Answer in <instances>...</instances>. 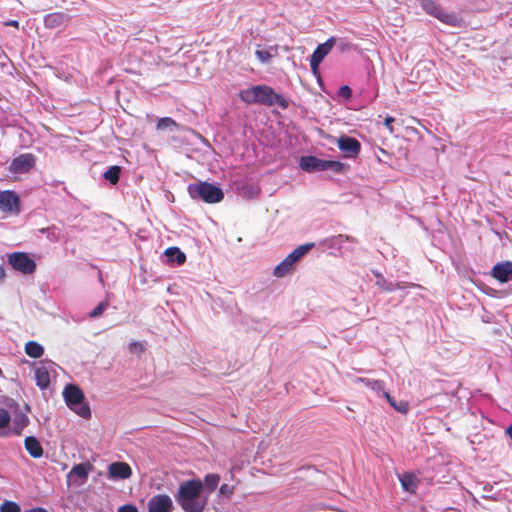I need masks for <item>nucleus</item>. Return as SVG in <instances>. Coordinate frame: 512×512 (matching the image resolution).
I'll return each mask as SVG.
<instances>
[{
  "label": "nucleus",
  "instance_id": "nucleus-1",
  "mask_svg": "<svg viewBox=\"0 0 512 512\" xmlns=\"http://www.w3.org/2000/svg\"><path fill=\"white\" fill-rule=\"evenodd\" d=\"M203 483L198 479H190L180 483L175 500L184 512H203L207 498L201 495Z\"/></svg>",
  "mask_w": 512,
  "mask_h": 512
},
{
  "label": "nucleus",
  "instance_id": "nucleus-2",
  "mask_svg": "<svg viewBox=\"0 0 512 512\" xmlns=\"http://www.w3.org/2000/svg\"><path fill=\"white\" fill-rule=\"evenodd\" d=\"M239 98L246 104L278 105L282 109H287L289 106V102L282 95L276 93L273 88L267 85H256L241 90Z\"/></svg>",
  "mask_w": 512,
  "mask_h": 512
},
{
  "label": "nucleus",
  "instance_id": "nucleus-3",
  "mask_svg": "<svg viewBox=\"0 0 512 512\" xmlns=\"http://www.w3.org/2000/svg\"><path fill=\"white\" fill-rule=\"evenodd\" d=\"M63 397L66 405L77 415L84 419L91 418L90 407L87 403L84 402V393L77 385L68 384L64 388Z\"/></svg>",
  "mask_w": 512,
  "mask_h": 512
},
{
  "label": "nucleus",
  "instance_id": "nucleus-4",
  "mask_svg": "<svg viewBox=\"0 0 512 512\" xmlns=\"http://www.w3.org/2000/svg\"><path fill=\"white\" fill-rule=\"evenodd\" d=\"M188 191L193 199H201L209 204L219 203L224 198L222 189L208 182L190 184Z\"/></svg>",
  "mask_w": 512,
  "mask_h": 512
},
{
  "label": "nucleus",
  "instance_id": "nucleus-5",
  "mask_svg": "<svg viewBox=\"0 0 512 512\" xmlns=\"http://www.w3.org/2000/svg\"><path fill=\"white\" fill-rule=\"evenodd\" d=\"M314 246V243H305L295 248L289 253L275 268L273 275L277 278H283L294 270L295 263L308 253Z\"/></svg>",
  "mask_w": 512,
  "mask_h": 512
},
{
  "label": "nucleus",
  "instance_id": "nucleus-6",
  "mask_svg": "<svg viewBox=\"0 0 512 512\" xmlns=\"http://www.w3.org/2000/svg\"><path fill=\"white\" fill-rule=\"evenodd\" d=\"M300 168L307 172L332 170L342 172L344 164L340 161L322 160L315 156H303L300 159Z\"/></svg>",
  "mask_w": 512,
  "mask_h": 512
},
{
  "label": "nucleus",
  "instance_id": "nucleus-7",
  "mask_svg": "<svg viewBox=\"0 0 512 512\" xmlns=\"http://www.w3.org/2000/svg\"><path fill=\"white\" fill-rule=\"evenodd\" d=\"M8 263L22 274H32L36 270V262L25 252H13L8 255Z\"/></svg>",
  "mask_w": 512,
  "mask_h": 512
},
{
  "label": "nucleus",
  "instance_id": "nucleus-8",
  "mask_svg": "<svg viewBox=\"0 0 512 512\" xmlns=\"http://www.w3.org/2000/svg\"><path fill=\"white\" fill-rule=\"evenodd\" d=\"M337 40L330 37L326 42L319 44L310 57V67L314 73L318 71L320 63L330 53Z\"/></svg>",
  "mask_w": 512,
  "mask_h": 512
},
{
  "label": "nucleus",
  "instance_id": "nucleus-9",
  "mask_svg": "<svg viewBox=\"0 0 512 512\" xmlns=\"http://www.w3.org/2000/svg\"><path fill=\"white\" fill-rule=\"evenodd\" d=\"M35 165V157L30 153L21 154L10 163L9 170L14 174L28 173Z\"/></svg>",
  "mask_w": 512,
  "mask_h": 512
},
{
  "label": "nucleus",
  "instance_id": "nucleus-10",
  "mask_svg": "<svg viewBox=\"0 0 512 512\" xmlns=\"http://www.w3.org/2000/svg\"><path fill=\"white\" fill-rule=\"evenodd\" d=\"M0 210L3 212L19 213V196L14 191L10 190L0 192Z\"/></svg>",
  "mask_w": 512,
  "mask_h": 512
},
{
  "label": "nucleus",
  "instance_id": "nucleus-11",
  "mask_svg": "<svg viewBox=\"0 0 512 512\" xmlns=\"http://www.w3.org/2000/svg\"><path fill=\"white\" fill-rule=\"evenodd\" d=\"M148 512H171L173 502L166 494H157L151 497L147 503Z\"/></svg>",
  "mask_w": 512,
  "mask_h": 512
},
{
  "label": "nucleus",
  "instance_id": "nucleus-12",
  "mask_svg": "<svg viewBox=\"0 0 512 512\" xmlns=\"http://www.w3.org/2000/svg\"><path fill=\"white\" fill-rule=\"evenodd\" d=\"M490 274L500 283L512 281V261H503L495 264Z\"/></svg>",
  "mask_w": 512,
  "mask_h": 512
},
{
  "label": "nucleus",
  "instance_id": "nucleus-13",
  "mask_svg": "<svg viewBox=\"0 0 512 512\" xmlns=\"http://www.w3.org/2000/svg\"><path fill=\"white\" fill-rule=\"evenodd\" d=\"M338 147L344 152L346 157L354 158L357 157L361 150L360 142L353 137L341 136L338 139Z\"/></svg>",
  "mask_w": 512,
  "mask_h": 512
},
{
  "label": "nucleus",
  "instance_id": "nucleus-14",
  "mask_svg": "<svg viewBox=\"0 0 512 512\" xmlns=\"http://www.w3.org/2000/svg\"><path fill=\"white\" fill-rule=\"evenodd\" d=\"M107 476L109 479H128L132 476V469L126 462H113L108 467Z\"/></svg>",
  "mask_w": 512,
  "mask_h": 512
},
{
  "label": "nucleus",
  "instance_id": "nucleus-15",
  "mask_svg": "<svg viewBox=\"0 0 512 512\" xmlns=\"http://www.w3.org/2000/svg\"><path fill=\"white\" fill-rule=\"evenodd\" d=\"M24 446L29 455L33 458H40L43 455V448L34 436H28L24 440Z\"/></svg>",
  "mask_w": 512,
  "mask_h": 512
},
{
  "label": "nucleus",
  "instance_id": "nucleus-16",
  "mask_svg": "<svg viewBox=\"0 0 512 512\" xmlns=\"http://www.w3.org/2000/svg\"><path fill=\"white\" fill-rule=\"evenodd\" d=\"M421 7L429 14L438 18L442 22L446 23L448 20V14L441 11V9L432 0H421Z\"/></svg>",
  "mask_w": 512,
  "mask_h": 512
},
{
  "label": "nucleus",
  "instance_id": "nucleus-17",
  "mask_svg": "<svg viewBox=\"0 0 512 512\" xmlns=\"http://www.w3.org/2000/svg\"><path fill=\"white\" fill-rule=\"evenodd\" d=\"M34 375H35L36 385L40 389L44 390L49 387L50 374H49L48 369L44 365L38 366L34 371Z\"/></svg>",
  "mask_w": 512,
  "mask_h": 512
},
{
  "label": "nucleus",
  "instance_id": "nucleus-18",
  "mask_svg": "<svg viewBox=\"0 0 512 512\" xmlns=\"http://www.w3.org/2000/svg\"><path fill=\"white\" fill-rule=\"evenodd\" d=\"M93 469L92 464L89 462L86 463H80L77 465H74L70 472L68 473L67 477L68 479L72 478L73 476H77L83 481H86L89 475V472Z\"/></svg>",
  "mask_w": 512,
  "mask_h": 512
},
{
  "label": "nucleus",
  "instance_id": "nucleus-19",
  "mask_svg": "<svg viewBox=\"0 0 512 512\" xmlns=\"http://www.w3.org/2000/svg\"><path fill=\"white\" fill-rule=\"evenodd\" d=\"M400 482L403 489L409 493H415L418 487V479L414 474L405 473L400 476Z\"/></svg>",
  "mask_w": 512,
  "mask_h": 512
},
{
  "label": "nucleus",
  "instance_id": "nucleus-20",
  "mask_svg": "<svg viewBox=\"0 0 512 512\" xmlns=\"http://www.w3.org/2000/svg\"><path fill=\"white\" fill-rule=\"evenodd\" d=\"M29 419L26 415H17L12 422V426L9 428L11 435L19 436L22 434L23 429L28 425Z\"/></svg>",
  "mask_w": 512,
  "mask_h": 512
},
{
  "label": "nucleus",
  "instance_id": "nucleus-21",
  "mask_svg": "<svg viewBox=\"0 0 512 512\" xmlns=\"http://www.w3.org/2000/svg\"><path fill=\"white\" fill-rule=\"evenodd\" d=\"M10 421L11 417L9 412L4 408H0V437L11 436V432L9 430Z\"/></svg>",
  "mask_w": 512,
  "mask_h": 512
},
{
  "label": "nucleus",
  "instance_id": "nucleus-22",
  "mask_svg": "<svg viewBox=\"0 0 512 512\" xmlns=\"http://www.w3.org/2000/svg\"><path fill=\"white\" fill-rule=\"evenodd\" d=\"M25 353L32 358H40L44 353V348L36 341H28L25 344Z\"/></svg>",
  "mask_w": 512,
  "mask_h": 512
},
{
  "label": "nucleus",
  "instance_id": "nucleus-23",
  "mask_svg": "<svg viewBox=\"0 0 512 512\" xmlns=\"http://www.w3.org/2000/svg\"><path fill=\"white\" fill-rule=\"evenodd\" d=\"M165 255L171 262H176L181 265L185 262L186 256L185 254L177 247H170L166 249Z\"/></svg>",
  "mask_w": 512,
  "mask_h": 512
},
{
  "label": "nucleus",
  "instance_id": "nucleus-24",
  "mask_svg": "<svg viewBox=\"0 0 512 512\" xmlns=\"http://www.w3.org/2000/svg\"><path fill=\"white\" fill-rule=\"evenodd\" d=\"M67 20V16L64 13H51L45 17V24L47 27H57L63 24Z\"/></svg>",
  "mask_w": 512,
  "mask_h": 512
},
{
  "label": "nucleus",
  "instance_id": "nucleus-25",
  "mask_svg": "<svg viewBox=\"0 0 512 512\" xmlns=\"http://www.w3.org/2000/svg\"><path fill=\"white\" fill-rule=\"evenodd\" d=\"M219 482H220V475L211 473V474H207L204 477V482H202V483H203V486L205 485L207 490L210 493H212L217 488Z\"/></svg>",
  "mask_w": 512,
  "mask_h": 512
},
{
  "label": "nucleus",
  "instance_id": "nucleus-26",
  "mask_svg": "<svg viewBox=\"0 0 512 512\" xmlns=\"http://www.w3.org/2000/svg\"><path fill=\"white\" fill-rule=\"evenodd\" d=\"M121 173V167L114 165L111 166L105 173L104 178L109 181L111 184L115 185L119 182Z\"/></svg>",
  "mask_w": 512,
  "mask_h": 512
},
{
  "label": "nucleus",
  "instance_id": "nucleus-27",
  "mask_svg": "<svg viewBox=\"0 0 512 512\" xmlns=\"http://www.w3.org/2000/svg\"><path fill=\"white\" fill-rule=\"evenodd\" d=\"M177 127H178V123L170 117L160 118L156 125V128L158 130H165L168 128L171 129V128H177Z\"/></svg>",
  "mask_w": 512,
  "mask_h": 512
},
{
  "label": "nucleus",
  "instance_id": "nucleus-28",
  "mask_svg": "<svg viewBox=\"0 0 512 512\" xmlns=\"http://www.w3.org/2000/svg\"><path fill=\"white\" fill-rule=\"evenodd\" d=\"M385 398L388 400L389 404L397 411L401 413H406L409 409L408 404L406 402H400L397 404L395 400L389 395V393L384 392Z\"/></svg>",
  "mask_w": 512,
  "mask_h": 512
},
{
  "label": "nucleus",
  "instance_id": "nucleus-29",
  "mask_svg": "<svg viewBox=\"0 0 512 512\" xmlns=\"http://www.w3.org/2000/svg\"><path fill=\"white\" fill-rule=\"evenodd\" d=\"M0 512H21V509L16 502L5 501L0 507Z\"/></svg>",
  "mask_w": 512,
  "mask_h": 512
},
{
  "label": "nucleus",
  "instance_id": "nucleus-30",
  "mask_svg": "<svg viewBox=\"0 0 512 512\" xmlns=\"http://www.w3.org/2000/svg\"><path fill=\"white\" fill-rule=\"evenodd\" d=\"M108 306V303L107 302H100L90 313H89V317L90 318H96V317H99L100 315H102V313L104 312V310L106 309V307Z\"/></svg>",
  "mask_w": 512,
  "mask_h": 512
},
{
  "label": "nucleus",
  "instance_id": "nucleus-31",
  "mask_svg": "<svg viewBox=\"0 0 512 512\" xmlns=\"http://www.w3.org/2000/svg\"><path fill=\"white\" fill-rule=\"evenodd\" d=\"M255 55L263 63L269 62L272 58L271 53L267 50H256Z\"/></svg>",
  "mask_w": 512,
  "mask_h": 512
},
{
  "label": "nucleus",
  "instance_id": "nucleus-32",
  "mask_svg": "<svg viewBox=\"0 0 512 512\" xmlns=\"http://www.w3.org/2000/svg\"><path fill=\"white\" fill-rule=\"evenodd\" d=\"M219 492L221 495H224L226 497H231L234 492V488H233V486H230L228 484H222L220 486Z\"/></svg>",
  "mask_w": 512,
  "mask_h": 512
},
{
  "label": "nucleus",
  "instance_id": "nucleus-33",
  "mask_svg": "<svg viewBox=\"0 0 512 512\" xmlns=\"http://www.w3.org/2000/svg\"><path fill=\"white\" fill-rule=\"evenodd\" d=\"M366 384L371 387L372 390L381 391L384 388L382 381H369L367 380Z\"/></svg>",
  "mask_w": 512,
  "mask_h": 512
},
{
  "label": "nucleus",
  "instance_id": "nucleus-34",
  "mask_svg": "<svg viewBox=\"0 0 512 512\" xmlns=\"http://www.w3.org/2000/svg\"><path fill=\"white\" fill-rule=\"evenodd\" d=\"M339 95L343 98H350L351 95H352V90L349 86L347 85H344V86H341L340 89H339Z\"/></svg>",
  "mask_w": 512,
  "mask_h": 512
},
{
  "label": "nucleus",
  "instance_id": "nucleus-35",
  "mask_svg": "<svg viewBox=\"0 0 512 512\" xmlns=\"http://www.w3.org/2000/svg\"><path fill=\"white\" fill-rule=\"evenodd\" d=\"M129 348H130V351H131L132 353H134V352L141 353V352H143V351H144V346H143V344H142V343H140V342H132V343L130 344V347H129Z\"/></svg>",
  "mask_w": 512,
  "mask_h": 512
},
{
  "label": "nucleus",
  "instance_id": "nucleus-36",
  "mask_svg": "<svg viewBox=\"0 0 512 512\" xmlns=\"http://www.w3.org/2000/svg\"><path fill=\"white\" fill-rule=\"evenodd\" d=\"M118 512H138V509L134 505L126 504L118 508Z\"/></svg>",
  "mask_w": 512,
  "mask_h": 512
},
{
  "label": "nucleus",
  "instance_id": "nucleus-37",
  "mask_svg": "<svg viewBox=\"0 0 512 512\" xmlns=\"http://www.w3.org/2000/svg\"><path fill=\"white\" fill-rule=\"evenodd\" d=\"M395 121V119L392 117V116H388L385 118V122H384V125L386 126V128L392 132L393 131V127H392V123Z\"/></svg>",
  "mask_w": 512,
  "mask_h": 512
},
{
  "label": "nucleus",
  "instance_id": "nucleus-38",
  "mask_svg": "<svg viewBox=\"0 0 512 512\" xmlns=\"http://www.w3.org/2000/svg\"><path fill=\"white\" fill-rule=\"evenodd\" d=\"M338 238L340 239V241H343V239H344L346 241L356 242V240L353 237H350L348 235H346V236L339 235Z\"/></svg>",
  "mask_w": 512,
  "mask_h": 512
},
{
  "label": "nucleus",
  "instance_id": "nucleus-39",
  "mask_svg": "<svg viewBox=\"0 0 512 512\" xmlns=\"http://www.w3.org/2000/svg\"><path fill=\"white\" fill-rule=\"evenodd\" d=\"M6 26H13L15 28L19 27V22L17 20H10L5 23Z\"/></svg>",
  "mask_w": 512,
  "mask_h": 512
},
{
  "label": "nucleus",
  "instance_id": "nucleus-40",
  "mask_svg": "<svg viewBox=\"0 0 512 512\" xmlns=\"http://www.w3.org/2000/svg\"><path fill=\"white\" fill-rule=\"evenodd\" d=\"M6 276L5 269L2 265H0V283L4 281Z\"/></svg>",
  "mask_w": 512,
  "mask_h": 512
},
{
  "label": "nucleus",
  "instance_id": "nucleus-41",
  "mask_svg": "<svg viewBox=\"0 0 512 512\" xmlns=\"http://www.w3.org/2000/svg\"><path fill=\"white\" fill-rule=\"evenodd\" d=\"M401 286L397 283V284H390V286L387 287V290L388 291H392L394 289H400Z\"/></svg>",
  "mask_w": 512,
  "mask_h": 512
},
{
  "label": "nucleus",
  "instance_id": "nucleus-42",
  "mask_svg": "<svg viewBox=\"0 0 512 512\" xmlns=\"http://www.w3.org/2000/svg\"><path fill=\"white\" fill-rule=\"evenodd\" d=\"M27 512H48V511L46 509H44V508L38 507V508L30 509Z\"/></svg>",
  "mask_w": 512,
  "mask_h": 512
},
{
  "label": "nucleus",
  "instance_id": "nucleus-43",
  "mask_svg": "<svg viewBox=\"0 0 512 512\" xmlns=\"http://www.w3.org/2000/svg\"><path fill=\"white\" fill-rule=\"evenodd\" d=\"M351 48V44L349 43H341V50L344 51L346 49H350Z\"/></svg>",
  "mask_w": 512,
  "mask_h": 512
},
{
  "label": "nucleus",
  "instance_id": "nucleus-44",
  "mask_svg": "<svg viewBox=\"0 0 512 512\" xmlns=\"http://www.w3.org/2000/svg\"><path fill=\"white\" fill-rule=\"evenodd\" d=\"M506 433L508 434V436L512 440V424L506 429Z\"/></svg>",
  "mask_w": 512,
  "mask_h": 512
}]
</instances>
